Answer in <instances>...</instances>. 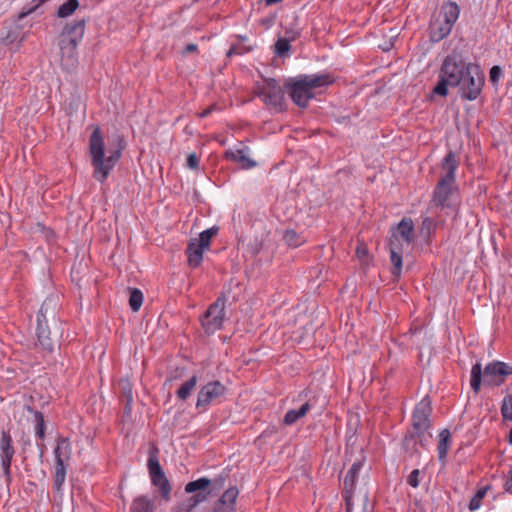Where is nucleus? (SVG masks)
Returning a JSON list of instances; mask_svg holds the SVG:
<instances>
[{
    "mask_svg": "<svg viewBox=\"0 0 512 512\" xmlns=\"http://www.w3.org/2000/svg\"><path fill=\"white\" fill-rule=\"evenodd\" d=\"M333 82L334 78L328 73L299 75L287 80L284 87L298 107L306 108L309 101L315 98V89L329 86Z\"/></svg>",
    "mask_w": 512,
    "mask_h": 512,
    "instance_id": "nucleus-1",
    "label": "nucleus"
},
{
    "mask_svg": "<svg viewBox=\"0 0 512 512\" xmlns=\"http://www.w3.org/2000/svg\"><path fill=\"white\" fill-rule=\"evenodd\" d=\"M473 63L466 62L460 53L453 51L447 55L440 67L438 83L433 93L442 97L448 95V87H457L463 82V77Z\"/></svg>",
    "mask_w": 512,
    "mask_h": 512,
    "instance_id": "nucleus-2",
    "label": "nucleus"
},
{
    "mask_svg": "<svg viewBox=\"0 0 512 512\" xmlns=\"http://www.w3.org/2000/svg\"><path fill=\"white\" fill-rule=\"evenodd\" d=\"M509 375H512V366L505 362L492 361L485 366L484 370L481 363L477 362L471 369L470 386L473 392L478 394L482 383L485 386H500Z\"/></svg>",
    "mask_w": 512,
    "mask_h": 512,
    "instance_id": "nucleus-3",
    "label": "nucleus"
},
{
    "mask_svg": "<svg viewBox=\"0 0 512 512\" xmlns=\"http://www.w3.org/2000/svg\"><path fill=\"white\" fill-rule=\"evenodd\" d=\"M84 30L83 21L74 22L64 27L59 39L61 64L63 66L70 67L75 64L76 48L83 38Z\"/></svg>",
    "mask_w": 512,
    "mask_h": 512,
    "instance_id": "nucleus-4",
    "label": "nucleus"
},
{
    "mask_svg": "<svg viewBox=\"0 0 512 512\" xmlns=\"http://www.w3.org/2000/svg\"><path fill=\"white\" fill-rule=\"evenodd\" d=\"M90 153L92 164L95 167V177L103 181L109 174L110 169L120 158V150L113 152L107 160H104V145L99 129H95L90 137Z\"/></svg>",
    "mask_w": 512,
    "mask_h": 512,
    "instance_id": "nucleus-5",
    "label": "nucleus"
},
{
    "mask_svg": "<svg viewBox=\"0 0 512 512\" xmlns=\"http://www.w3.org/2000/svg\"><path fill=\"white\" fill-rule=\"evenodd\" d=\"M432 403L429 396H425L420 402H418L412 412V427L413 434L406 435L404 438V445L407 446L410 442L415 441V437L419 438V442L422 445V437L431 428L432 421Z\"/></svg>",
    "mask_w": 512,
    "mask_h": 512,
    "instance_id": "nucleus-6",
    "label": "nucleus"
},
{
    "mask_svg": "<svg viewBox=\"0 0 512 512\" xmlns=\"http://www.w3.org/2000/svg\"><path fill=\"white\" fill-rule=\"evenodd\" d=\"M256 95L275 112H283L286 109L284 91L274 78H265L263 84L257 86Z\"/></svg>",
    "mask_w": 512,
    "mask_h": 512,
    "instance_id": "nucleus-7",
    "label": "nucleus"
},
{
    "mask_svg": "<svg viewBox=\"0 0 512 512\" xmlns=\"http://www.w3.org/2000/svg\"><path fill=\"white\" fill-rule=\"evenodd\" d=\"M211 480L202 477L186 484L185 492L194 495L190 496L180 507L179 512H191L197 505L207 500L211 491Z\"/></svg>",
    "mask_w": 512,
    "mask_h": 512,
    "instance_id": "nucleus-8",
    "label": "nucleus"
},
{
    "mask_svg": "<svg viewBox=\"0 0 512 512\" xmlns=\"http://www.w3.org/2000/svg\"><path fill=\"white\" fill-rule=\"evenodd\" d=\"M225 303V296H219L201 317V324L207 335L214 334L223 327L225 320Z\"/></svg>",
    "mask_w": 512,
    "mask_h": 512,
    "instance_id": "nucleus-9",
    "label": "nucleus"
},
{
    "mask_svg": "<svg viewBox=\"0 0 512 512\" xmlns=\"http://www.w3.org/2000/svg\"><path fill=\"white\" fill-rule=\"evenodd\" d=\"M483 85L484 74L477 64H473L463 77V82L457 87L463 99L473 101L480 95Z\"/></svg>",
    "mask_w": 512,
    "mask_h": 512,
    "instance_id": "nucleus-10",
    "label": "nucleus"
},
{
    "mask_svg": "<svg viewBox=\"0 0 512 512\" xmlns=\"http://www.w3.org/2000/svg\"><path fill=\"white\" fill-rule=\"evenodd\" d=\"M148 470L151 483L158 489L161 498L166 502L170 501L172 486L159 463L157 455L151 454L149 456Z\"/></svg>",
    "mask_w": 512,
    "mask_h": 512,
    "instance_id": "nucleus-11",
    "label": "nucleus"
},
{
    "mask_svg": "<svg viewBox=\"0 0 512 512\" xmlns=\"http://www.w3.org/2000/svg\"><path fill=\"white\" fill-rule=\"evenodd\" d=\"M226 393V387L218 380L208 382L202 386L196 402V408L201 411H206L207 408L218 398Z\"/></svg>",
    "mask_w": 512,
    "mask_h": 512,
    "instance_id": "nucleus-12",
    "label": "nucleus"
},
{
    "mask_svg": "<svg viewBox=\"0 0 512 512\" xmlns=\"http://www.w3.org/2000/svg\"><path fill=\"white\" fill-rule=\"evenodd\" d=\"M455 192H457L456 183H450L446 180H439L432 194L433 205L435 207L450 208L456 210L458 205L451 202V198Z\"/></svg>",
    "mask_w": 512,
    "mask_h": 512,
    "instance_id": "nucleus-13",
    "label": "nucleus"
},
{
    "mask_svg": "<svg viewBox=\"0 0 512 512\" xmlns=\"http://www.w3.org/2000/svg\"><path fill=\"white\" fill-rule=\"evenodd\" d=\"M389 243L402 245L400 238L407 245H410L414 239V224L411 218H403L397 226L391 227Z\"/></svg>",
    "mask_w": 512,
    "mask_h": 512,
    "instance_id": "nucleus-14",
    "label": "nucleus"
},
{
    "mask_svg": "<svg viewBox=\"0 0 512 512\" xmlns=\"http://www.w3.org/2000/svg\"><path fill=\"white\" fill-rule=\"evenodd\" d=\"M14 448L12 445V439L6 432H2L0 439V458L1 466L5 475H9L12 458L14 456Z\"/></svg>",
    "mask_w": 512,
    "mask_h": 512,
    "instance_id": "nucleus-15",
    "label": "nucleus"
},
{
    "mask_svg": "<svg viewBox=\"0 0 512 512\" xmlns=\"http://www.w3.org/2000/svg\"><path fill=\"white\" fill-rule=\"evenodd\" d=\"M459 167V158L456 153L449 151L441 162V169L445 174L439 180H446L450 183H456L455 172Z\"/></svg>",
    "mask_w": 512,
    "mask_h": 512,
    "instance_id": "nucleus-16",
    "label": "nucleus"
},
{
    "mask_svg": "<svg viewBox=\"0 0 512 512\" xmlns=\"http://www.w3.org/2000/svg\"><path fill=\"white\" fill-rule=\"evenodd\" d=\"M203 246L199 245L197 239H192L186 248V255L188 258V265L192 268H197L200 266L203 260L204 250Z\"/></svg>",
    "mask_w": 512,
    "mask_h": 512,
    "instance_id": "nucleus-17",
    "label": "nucleus"
},
{
    "mask_svg": "<svg viewBox=\"0 0 512 512\" xmlns=\"http://www.w3.org/2000/svg\"><path fill=\"white\" fill-rule=\"evenodd\" d=\"M389 251H390V261L392 263L391 274L394 277H399L402 272V253L403 248L402 245H398L397 243H388Z\"/></svg>",
    "mask_w": 512,
    "mask_h": 512,
    "instance_id": "nucleus-18",
    "label": "nucleus"
},
{
    "mask_svg": "<svg viewBox=\"0 0 512 512\" xmlns=\"http://www.w3.org/2000/svg\"><path fill=\"white\" fill-rule=\"evenodd\" d=\"M71 452L72 448L69 440L65 438L59 439L54 449L56 465L62 464L67 466L71 457Z\"/></svg>",
    "mask_w": 512,
    "mask_h": 512,
    "instance_id": "nucleus-19",
    "label": "nucleus"
},
{
    "mask_svg": "<svg viewBox=\"0 0 512 512\" xmlns=\"http://www.w3.org/2000/svg\"><path fill=\"white\" fill-rule=\"evenodd\" d=\"M453 26L449 25L445 21H435L429 27V38L432 42H440L446 36H448Z\"/></svg>",
    "mask_w": 512,
    "mask_h": 512,
    "instance_id": "nucleus-20",
    "label": "nucleus"
},
{
    "mask_svg": "<svg viewBox=\"0 0 512 512\" xmlns=\"http://www.w3.org/2000/svg\"><path fill=\"white\" fill-rule=\"evenodd\" d=\"M363 467V461L358 460L355 461L352 466L350 467L349 471L347 472L345 479H344V490L345 491H354L355 490V484L358 479V474L360 470Z\"/></svg>",
    "mask_w": 512,
    "mask_h": 512,
    "instance_id": "nucleus-21",
    "label": "nucleus"
},
{
    "mask_svg": "<svg viewBox=\"0 0 512 512\" xmlns=\"http://www.w3.org/2000/svg\"><path fill=\"white\" fill-rule=\"evenodd\" d=\"M450 444L451 433L448 429H443L439 433V441L437 445L438 458L441 462H445Z\"/></svg>",
    "mask_w": 512,
    "mask_h": 512,
    "instance_id": "nucleus-22",
    "label": "nucleus"
},
{
    "mask_svg": "<svg viewBox=\"0 0 512 512\" xmlns=\"http://www.w3.org/2000/svg\"><path fill=\"white\" fill-rule=\"evenodd\" d=\"M225 156L229 160L240 163L244 169H250L256 165V162L247 157L242 149L226 151Z\"/></svg>",
    "mask_w": 512,
    "mask_h": 512,
    "instance_id": "nucleus-23",
    "label": "nucleus"
},
{
    "mask_svg": "<svg viewBox=\"0 0 512 512\" xmlns=\"http://www.w3.org/2000/svg\"><path fill=\"white\" fill-rule=\"evenodd\" d=\"M309 402L304 403L299 409L288 410L284 416L283 423L286 425H293L299 419L303 418L310 410Z\"/></svg>",
    "mask_w": 512,
    "mask_h": 512,
    "instance_id": "nucleus-24",
    "label": "nucleus"
},
{
    "mask_svg": "<svg viewBox=\"0 0 512 512\" xmlns=\"http://www.w3.org/2000/svg\"><path fill=\"white\" fill-rule=\"evenodd\" d=\"M441 12L443 21L453 26L459 17L460 9L456 2H448L442 6Z\"/></svg>",
    "mask_w": 512,
    "mask_h": 512,
    "instance_id": "nucleus-25",
    "label": "nucleus"
},
{
    "mask_svg": "<svg viewBox=\"0 0 512 512\" xmlns=\"http://www.w3.org/2000/svg\"><path fill=\"white\" fill-rule=\"evenodd\" d=\"M154 500L148 496H139L133 500L132 512H154Z\"/></svg>",
    "mask_w": 512,
    "mask_h": 512,
    "instance_id": "nucleus-26",
    "label": "nucleus"
},
{
    "mask_svg": "<svg viewBox=\"0 0 512 512\" xmlns=\"http://www.w3.org/2000/svg\"><path fill=\"white\" fill-rule=\"evenodd\" d=\"M197 381L198 380L196 375H193L191 378H189L176 391L177 397L182 401H186L190 397L193 389L195 388Z\"/></svg>",
    "mask_w": 512,
    "mask_h": 512,
    "instance_id": "nucleus-27",
    "label": "nucleus"
},
{
    "mask_svg": "<svg viewBox=\"0 0 512 512\" xmlns=\"http://www.w3.org/2000/svg\"><path fill=\"white\" fill-rule=\"evenodd\" d=\"M219 228L217 226H213L209 229L204 230L200 233L197 242L199 245L204 248H208L211 243V239L218 234Z\"/></svg>",
    "mask_w": 512,
    "mask_h": 512,
    "instance_id": "nucleus-28",
    "label": "nucleus"
},
{
    "mask_svg": "<svg viewBox=\"0 0 512 512\" xmlns=\"http://www.w3.org/2000/svg\"><path fill=\"white\" fill-rule=\"evenodd\" d=\"M143 300L144 295L140 289L130 288V309L137 312L141 308Z\"/></svg>",
    "mask_w": 512,
    "mask_h": 512,
    "instance_id": "nucleus-29",
    "label": "nucleus"
},
{
    "mask_svg": "<svg viewBox=\"0 0 512 512\" xmlns=\"http://www.w3.org/2000/svg\"><path fill=\"white\" fill-rule=\"evenodd\" d=\"M283 239L290 247H299L304 243L303 237L298 234L295 230H286Z\"/></svg>",
    "mask_w": 512,
    "mask_h": 512,
    "instance_id": "nucleus-30",
    "label": "nucleus"
},
{
    "mask_svg": "<svg viewBox=\"0 0 512 512\" xmlns=\"http://www.w3.org/2000/svg\"><path fill=\"white\" fill-rule=\"evenodd\" d=\"M37 336H38V341H39L40 345L44 349L51 351L52 350V344L50 342V339H49V336H48V332L43 327V325L41 323V320L39 318H38V326H37Z\"/></svg>",
    "mask_w": 512,
    "mask_h": 512,
    "instance_id": "nucleus-31",
    "label": "nucleus"
},
{
    "mask_svg": "<svg viewBox=\"0 0 512 512\" xmlns=\"http://www.w3.org/2000/svg\"><path fill=\"white\" fill-rule=\"evenodd\" d=\"M79 6L78 0H67L64 2L58 9V16L61 18H65L73 14V12Z\"/></svg>",
    "mask_w": 512,
    "mask_h": 512,
    "instance_id": "nucleus-32",
    "label": "nucleus"
},
{
    "mask_svg": "<svg viewBox=\"0 0 512 512\" xmlns=\"http://www.w3.org/2000/svg\"><path fill=\"white\" fill-rule=\"evenodd\" d=\"M238 494H239V491H238L237 487H230L221 495L222 502L226 501V502L230 503V508H229L228 512L236 511L235 503H236Z\"/></svg>",
    "mask_w": 512,
    "mask_h": 512,
    "instance_id": "nucleus-33",
    "label": "nucleus"
},
{
    "mask_svg": "<svg viewBox=\"0 0 512 512\" xmlns=\"http://www.w3.org/2000/svg\"><path fill=\"white\" fill-rule=\"evenodd\" d=\"M501 415L504 420L512 421V395L507 394L502 401Z\"/></svg>",
    "mask_w": 512,
    "mask_h": 512,
    "instance_id": "nucleus-34",
    "label": "nucleus"
},
{
    "mask_svg": "<svg viewBox=\"0 0 512 512\" xmlns=\"http://www.w3.org/2000/svg\"><path fill=\"white\" fill-rule=\"evenodd\" d=\"M487 490H488V487H483V488H480L479 490H477V492L472 497V499L470 500V503L468 505V508L470 511H475L481 506L482 500L485 497Z\"/></svg>",
    "mask_w": 512,
    "mask_h": 512,
    "instance_id": "nucleus-35",
    "label": "nucleus"
},
{
    "mask_svg": "<svg viewBox=\"0 0 512 512\" xmlns=\"http://www.w3.org/2000/svg\"><path fill=\"white\" fill-rule=\"evenodd\" d=\"M290 48V40L279 38L275 43V54L279 57H284L290 51Z\"/></svg>",
    "mask_w": 512,
    "mask_h": 512,
    "instance_id": "nucleus-36",
    "label": "nucleus"
},
{
    "mask_svg": "<svg viewBox=\"0 0 512 512\" xmlns=\"http://www.w3.org/2000/svg\"><path fill=\"white\" fill-rule=\"evenodd\" d=\"M435 229V224L432 218L426 217L422 221V225L420 228V235L426 239H429L431 237V234L433 233Z\"/></svg>",
    "mask_w": 512,
    "mask_h": 512,
    "instance_id": "nucleus-37",
    "label": "nucleus"
},
{
    "mask_svg": "<svg viewBox=\"0 0 512 512\" xmlns=\"http://www.w3.org/2000/svg\"><path fill=\"white\" fill-rule=\"evenodd\" d=\"M66 468L67 466L66 465H56L55 466V486L57 489H60V487L62 486V484L64 483L65 481V477H66Z\"/></svg>",
    "mask_w": 512,
    "mask_h": 512,
    "instance_id": "nucleus-38",
    "label": "nucleus"
},
{
    "mask_svg": "<svg viewBox=\"0 0 512 512\" xmlns=\"http://www.w3.org/2000/svg\"><path fill=\"white\" fill-rule=\"evenodd\" d=\"M36 418V428L35 433L39 438H44L45 435V427H44V420L40 413L35 414Z\"/></svg>",
    "mask_w": 512,
    "mask_h": 512,
    "instance_id": "nucleus-39",
    "label": "nucleus"
},
{
    "mask_svg": "<svg viewBox=\"0 0 512 512\" xmlns=\"http://www.w3.org/2000/svg\"><path fill=\"white\" fill-rule=\"evenodd\" d=\"M502 74H503L502 68L498 65H494L490 69V72H489L490 82L492 84H497L500 77L502 76Z\"/></svg>",
    "mask_w": 512,
    "mask_h": 512,
    "instance_id": "nucleus-40",
    "label": "nucleus"
},
{
    "mask_svg": "<svg viewBox=\"0 0 512 512\" xmlns=\"http://www.w3.org/2000/svg\"><path fill=\"white\" fill-rule=\"evenodd\" d=\"M419 475H420V470L419 469H414L407 477V483L413 487V488H417L420 484V480H419Z\"/></svg>",
    "mask_w": 512,
    "mask_h": 512,
    "instance_id": "nucleus-41",
    "label": "nucleus"
},
{
    "mask_svg": "<svg viewBox=\"0 0 512 512\" xmlns=\"http://www.w3.org/2000/svg\"><path fill=\"white\" fill-rule=\"evenodd\" d=\"M200 159L196 153H191L186 159V165L192 170H198Z\"/></svg>",
    "mask_w": 512,
    "mask_h": 512,
    "instance_id": "nucleus-42",
    "label": "nucleus"
},
{
    "mask_svg": "<svg viewBox=\"0 0 512 512\" xmlns=\"http://www.w3.org/2000/svg\"><path fill=\"white\" fill-rule=\"evenodd\" d=\"M229 508L230 503L226 501L222 502V497H220L214 505L213 512H228Z\"/></svg>",
    "mask_w": 512,
    "mask_h": 512,
    "instance_id": "nucleus-43",
    "label": "nucleus"
},
{
    "mask_svg": "<svg viewBox=\"0 0 512 512\" xmlns=\"http://www.w3.org/2000/svg\"><path fill=\"white\" fill-rule=\"evenodd\" d=\"M354 491H345L344 490V500H345V506H346V512L352 511V496Z\"/></svg>",
    "mask_w": 512,
    "mask_h": 512,
    "instance_id": "nucleus-44",
    "label": "nucleus"
},
{
    "mask_svg": "<svg viewBox=\"0 0 512 512\" xmlns=\"http://www.w3.org/2000/svg\"><path fill=\"white\" fill-rule=\"evenodd\" d=\"M504 489L506 492L512 494V468L509 470L508 474L505 476Z\"/></svg>",
    "mask_w": 512,
    "mask_h": 512,
    "instance_id": "nucleus-45",
    "label": "nucleus"
},
{
    "mask_svg": "<svg viewBox=\"0 0 512 512\" xmlns=\"http://www.w3.org/2000/svg\"><path fill=\"white\" fill-rule=\"evenodd\" d=\"M46 0H37V3L34 4L33 6H31L29 9L27 10H23L20 14H19V18H24L25 16L29 15L30 13H32L34 10H36V8H38L43 2H45Z\"/></svg>",
    "mask_w": 512,
    "mask_h": 512,
    "instance_id": "nucleus-46",
    "label": "nucleus"
},
{
    "mask_svg": "<svg viewBox=\"0 0 512 512\" xmlns=\"http://www.w3.org/2000/svg\"><path fill=\"white\" fill-rule=\"evenodd\" d=\"M358 258L363 259L368 256V249L366 246H358L356 249Z\"/></svg>",
    "mask_w": 512,
    "mask_h": 512,
    "instance_id": "nucleus-47",
    "label": "nucleus"
},
{
    "mask_svg": "<svg viewBox=\"0 0 512 512\" xmlns=\"http://www.w3.org/2000/svg\"><path fill=\"white\" fill-rule=\"evenodd\" d=\"M198 50V47L196 44L194 43H190V44H187L183 50V54L186 55V54H189V53H193V52H196Z\"/></svg>",
    "mask_w": 512,
    "mask_h": 512,
    "instance_id": "nucleus-48",
    "label": "nucleus"
},
{
    "mask_svg": "<svg viewBox=\"0 0 512 512\" xmlns=\"http://www.w3.org/2000/svg\"><path fill=\"white\" fill-rule=\"evenodd\" d=\"M16 38V35L12 36L11 34H8V36L5 39H3V43L5 45H11L16 40Z\"/></svg>",
    "mask_w": 512,
    "mask_h": 512,
    "instance_id": "nucleus-49",
    "label": "nucleus"
},
{
    "mask_svg": "<svg viewBox=\"0 0 512 512\" xmlns=\"http://www.w3.org/2000/svg\"><path fill=\"white\" fill-rule=\"evenodd\" d=\"M224 480L225 478L220 476L219 478H215L213 481H211V484L213 483L215 487H222Z\"/></svg>",
    "mask_w": 512,
    "mask_h": 512,
    "instance_id": "nucleus-50",
    "label": "nucleus"
},
{
    "mask_svg": "<svg viewBox=\"0 0 512 512\" xmlns=\"http://www.w3.org/2000/svg\"><path fill=\"white\" fill-rule=\"evenodd\" d=\"M214 108H215V106L213 105V106L208 107L207 109H204V110L199 114V116H200L201 118L207 117V116L212 112V110H214Z\"/></svg>",
    "mask_w": 512,
    "mask_h": 512,
    "instance_id": "nucleus-51",
    "label": "nucleus"
},
{
    "mask_svg": "<svg viewBox=\"0 0 512 512\" xmlns=\"http://www.w3.org/2000/svg\"><path fill=\"white\" fill-rule=\"evenodd\" d=\"M238 53H239V52L237 51L236 46H232V47L228 50V52H227V54H226V55H227V57H231L232 55H234V54H238Z\"/></svg>",
    "mask_w": 512,
    "mask_h": 512,
    "instance_id": "nucleus-52",
    "label": "nucleus"
},
{
    "mask_svg": "<svg viewBox=\"0 0 512 512\" xmlns=\"http://www.w3.org/2000/svg\"><path fill=\"white\" fill-rule=\"evenodd\" d=\"M281 1L282 0H265L267 5H273V4L279 3Z\"/></svg>",
    "mask_w": 512,
    "mask_h": 512,
    "instance_id": "nucleus-53",
    "label": "nucleus"
},
{
    "mask_svg": "<svg viewBox=\"0 0 512 512\" xmlns=\"http://www.w3.org/2000/svg\"><path fill=\"white\" fill-rule=\"evenodd\" d=\"M508 441L512 445V429L509 432Z\"/></svg>",
    "mask_w": 512,
    "mask_h": 512,
    "instance_id": "nucleus-54",
    "label": "nucleus"
}]
</instances>
